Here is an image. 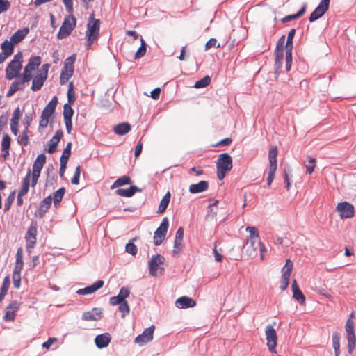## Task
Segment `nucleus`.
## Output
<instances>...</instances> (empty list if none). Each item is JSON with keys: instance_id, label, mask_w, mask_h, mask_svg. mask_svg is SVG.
<instances>
[{"instance_id": "e433bc0d", "label": "nucleus", "mask_w": 356, "mask_h": 356, "mask_svg": "<svg viewBox=\"0 0 356 356\" xmlns=\"http://www.w3.org/2000/svg\"><path fill=\"white\" fill-rule=\"evenodd\" d=\"M1 49L3 53L6 54L8 56H10L13 53V43L10 40H5L1 44Z\"/></svg>"}, {"instance_id": "c03bdc74", "label": "nucleus", "mask_w": 356, "mask_h": 356, "mask_svg": "<svg viewBox=\"0 0 356 356\" xmlns=\"http://www.w3.org/2000/svg\"><path fill=\"white\" fill-rule=\"evenodd\" d=\"M73 72L74 71L63 69L60 76V84L64 85L72 76Z\"/></svg>"}, {"instance_id": "9b49d317", "label": "nucleus", "mask_w": 356, "mask_h": 356, "mask_svg": "<svg viewBox=\"0 0 356 356\" xmlns=\"http://www.w3.org/2000/svg\"><path fill=\"white\" fill-rule=\"evenodd\" d=\"M265 335L267 341V346L270 353H276L277 337L273 326L268 325L265 329Z\"/></svg>"}, {"instance_id": "cd10ccee", "label": "nucleus", "mask_w": 356, "mask_h": 356, "mask_svg": "<svg viewBox=\"0 0 356 356\" xmlns=\"http://www.w3.org/2000/svg\"><path fill=\"white\" fill-rule=\"evenodd\" d=\"M23 257L22 250L21 248L17 250L16 254V262L13 270V275H21V271L23 268Z\"/></svg>"}, {"instance_id": "f257e3e1", "label": "nucleus", "mask_w": 356, "mask_h": 356, "mask_svg": "<svg viewBox=\"0 0 356 356\" xmlns=\"http://www.w3.org/2000/svg\"><path fill=\"white\" fill-rule=\"evenodd\" d=\"M217 175L220 180H222L227 172L232 168V159L227 153H223L219 155L217 161Z\"/></svg>"}, {"instance_id": "69168bd1", "label": "nucleus", "mask_w": 356, "mask_h": 356, "mask_svg": "<svg viewBox=\"0 0 356 356\" xmlns=\"http://www.w3.org/2000/svg\"><path fill=\"white\" fill-rule=\"evenodd\" d=\"M246 245H247V248H246L245 251H246L247 254L250 257L256 255L257 246H255V245L252 246L250 243L248 244V242L246 243Z\"/></svg>"}, {"instance_id": "58836bf2", "label": "nucleus", "mask_w": 356, "mask_h": 356, "mask_svg": "<svg viewBox=\"0 0 356 356\" xmlns=\"http://www.w3.org/2000/svg\"><path fill=\"white\" fill-rule=\"evenodd\" d=\"M296 33V29H292L289 31L286 43L285 45L286 52H292L293 49V39Z\"/></svg>"}, {"instance_id": "ddd939ff", "label": "nucleus", "mask_w": 356, "mask_h": 356, "mask_svg": "<svg viewBox=\"0 0 356 356\" xmlns=\"http://www.w3.org/2000/svg\"><path fill=\"white\" fill-rule=\"evenodd\" d=\"M337 211L341 218H350L354 216V207L348 202H342L337 204Z\"/></svg>"}, {"instance_id": "f704fd0d", "label": "nucleus", "mask_w": 356, "mask_h": 356, "mask_svg": "<svg viewBox=\"0 0 356 356\" xmlns=\"http://www.w3.org/2000/svg\"><path fill=\"white\" fill-rule=\"evenodd\" d=\"M170 200V193L168 192L162 198L157 210V213H163L167 209Z\"/></svg>"}, {"instance_id": "473e14b6", "label": "nucleus", "mask_w": 356, "mask_h": 356, "mask_svg": "<svg viewBox=\"0 0 356 356\" xmlns=\"http://www.w3.org/2000/svg\"><path fill=\"white\" fill-rule=\"evenodd\" d=\"M245 230L250 233V237L248 239V244L250 243L252 246L256 244V240L259 238V233L255 227H247Z\"/></svg>"}, {"instance_id": "6e6552de", "label": "nucleus", "mask_w": 356, "mask_h": 356, "mask_svg": "<svg viewBox=\"0 0 356 356\" xmlns=\"http://www.w3.org/2000/svg\"><path fill=\"white\" fill-rule=\"evenodd\" d=\"M277 147L275 146L272 147L270 149L268 153V159L270 163L268 175L267 177V184L268 186L271 184L275 177V174L277 170Z\"/></svg>"}, {"instance_id": "b1692460", "label": "nucleus", "mask_w": 356, "mask_h": 356, "mask_svg": "<svg viewBox=\"0 0 356 356\" xmlns=\"http://www.w3.org/2000/svg\"><path fill=\"white\" fill-rule=\"evenodd\" d=\"M63 136V131L61 130H58L56 131V134L52 137V138L49 140V148H48V152L49 154L54 153L57 148L58 144L59 141L60 140V138Z\"/></svg>"}, {"instance_id": "49530a36", "label": "nucleus", "mask_w": 356, "mask_h": 356, "mask_svg": "<svg viewBox=\"0 0 356 356\" xmlns=\"http://www.w3.org/2000/svg\"><path fill=\"white\" fill-rule=\"evenodd\" d=\"M141 45L136 51L134 58L138 59L143 57L146 53V44L143 38H140Z\"/></svg>"}, {"instance_id": "bf43d9fd", "label": "nucleus", "mask_w": 356, "mask_h": 356, "mask_svg": "<svg viewBox=\"0 0 356 356\" xmlns=\"http://www.w3.org/2000/svg\"><path fill=\"white\" fill-rule=\"evenodd\" d=\"M183 242L179 241H174V246H173V250H172V254L175 255L179 254L183 248Z\"/></svg>"}, {"instance_id": "c9c22d12", "label": "nucleus", "mask_w": 356, "mask_h": 356, "mask_svg": "<svg viewBox=\"0 0 356 356\" xmlns=\"http://www.w3.org/2000/svg\"><path fill=\"white\" fill-rule=\"evenodd\" d=\"M41 63V58L39 56L31 57L24 68L34 71Z\"/></svg>"}, {"instance_id": "9d476101", "label": "nucleus", "mask_w": 356, "mask_h": 356, "mask_svg": "<svg viewBox=\"0 0 356 356\" xmlns=\"http://www.w3.org/2000/svg\"><path fill=\"white\" fill-rule=\"evenodd\" d=\"M37 227V223L35 222H32L25 235L26 249L29 254L31 252L36 243Z\"/></svg>"}, {"instance_id": "7ed1b4c3", "label": "nucleus", "mask_w": 356, "mask_h": 356, "mask_svg": "<svg viewBox=\"0 0 356 356\" xmlns=\"http://www.w3.org/2000/svg\"><path fill=\"white\" fill-rule=\"evenodd\" d=\"M99 20L95 19L93 15H92L89 17L87 24V31L86 34V37L87 38V48H89L97 38L99 31Z\"/></svg>"}, {"instance_id": "680f3d73", "label": "nucleus", "mask_w": 356, "mask_h": 356, "mask_svg": "<svg viewBox=\"0 0 356 356\" xmlns=\"http://www.w3.org/2000/svg\"><path fill=\"white\" fill-rule=\"evenodd\" d=\"M80 174H81V167L79 165H78L76 168L74 176H73V177L71 179V182H72V184H76H76H79Z\"/></svg>"}, {"instance_id": "393cba45", "label": "nucleus", "mask_w": 356, "mask_h": 356, "mask_svg": "<svg viewBox=\"0 0 356 356\" xmlns=\"http://www.w3.org/2000/svg\"><path fill=\"white\" fill-rule=\"evenodd\" d=\"M209 188V183L207 181H200L197 184H191L189 186V192L196 194L206 191Z\"/></svg>"}, {"instance_id": "423d86ee", "label": "nucleus", "mask_w": 356, "mask_h": 356, "mask_svg": "<svg viewBox=\"0 0 356 356\" xmlns=\"http://www.w3.org/2000/svg\"><path fill=\"white\" fill-rule=\"evenodd\" d=\"M46 156L40 154L38 156L33 165V172L31 174V186L35 187L38 183L40 172L45 164Z\"/></svg>"}, {"instance_id": "39448f33", "label": "nucleus", "mask_w": 356, "mask_h": 356, "mask_svg": "<svg viewBox=\"0 0 356 356\" xmlns=\"http://www.w3.org/2000/svg\"><path fill=\"white\" fill-rule=\"evenodd\" d=\"M354 313L352 312L345 325L346 339L348 341V352L351 354L355 349L356 338L354 331L353 318Z\"/></svg>"}, {"instance_id": "052dcab7", "label": "nucleus", "mask_w": 356, "mask_h": 356, "mask_svg": "<svg viewBox=\"0 0 356 356\" xmlns=\"http://www.w3.org/2000/svg\"><path fill=\"white\" fill-rule=\"evenodd\" d=\"M125 250L131 255L134 256L137 254V247L132 242H129L126 245Z\"/></svg>"}, {"instance_id": "a211bd4d", "label": "nucleus", "mask_w": 356, "mask_h": 356, "mask_svg": "<svg viewBox=\"0 0 356 356\" xmlns=\"http://www.w3.org/2000/svg\"><path fill=\"white\" fill-rule=\"evenodd\" d=\"M104 283L103 280H98L90 286L79 289L76 293L79 295L91 294L102 288Z\"/></svg>"}, {"instance_id": "79ce46f5", "label": "nucleus", "mask_w": 356, "mask_h": 356, "mask_svg": "<svg viewBox=\"0 0 356 356\" xmlns=\"http://www.w3.org/2000/svg\"><path fill=\"white\" fill-rule=\"evenodd\" d=\"M131 183V179L128 176H122L119 177L112 185L111 188L122 186Z\"/></svg>"}, {"instance_id": "864d4df0", "label": "nucleus", "mask_w": 356, "mask_h": 356, "mask_svg": "<svg viewBox=\"0 0 356 356\" xmlns=\"http://www.w3.org/2000/svg\"><path fill=\"white\" fill-rule=\"evenodd\" d=\"M11 139L8 134H4L1 141V150L10 149Z\"/></svg>"}, {"instance_id": "338daca9", "label": "nucleus", "mask_w": 356, "mask_h": 356, "mask_svg": "<svg viewBox=\"0 0 356 356\" xmlns=\"http://www.w3.org/2000/svg\"><path fill=\"white\" fill-rule=\"evenodd\" d=\"M130 294V291L128 288L122 287L119 293L118 296L122 300V301H126L125 298H127Z\"/></svg>"}, {"instance_id": "3c124183", "label": "nucleus", "mask_w": 356, "mask_h": 356, "mask_svg": "<svg viewBox=\"0 0 356 356\" xmlns=\"http://www.w3.org/2000/svg\"><path fill=\"white\" fill-rule=\"evenodd\" d=\"M284 57V49H275V65L280 67Z\"/></svg>"}, {"instance_id": "37998d69", "label": "nucleus", "mask_w": 356, "mask_h": 356, "mask_svg": "<svg viewBox=\"0 0 356 356\" xmlns=\"http://www.w3.org/2000/svg\"><path fill=\"white\" fill-rule=\"evenodd\" d=\"M28 131L29 129L26 128H24V129L22 131L21 134L17 138V143L19 144H21L23 146H26L29 144Z\"/></svg>"}, {"instance_id": "a18cd8bd", "label": "nucleus", "mask_w": 356, "mask_h": 356, "mask_svg": "<svg viewBox=\"0 0 356 356\" xmlns=\"http://www.w3.org/2000/svg\"><path fill=\"white\" fill-rule=\"evenodd\" d=\"M76 59V55L73 54L71 56L68 57L65 59L64 63V70H68L71 71H74V63Z\"/></svg>"}, {"instance_id": "5701e85b", "label": "nucleus", "mask_w": 356, "mask_h": 356, "mask_svg": "<svg viewBox=\"0 0 356 356\" xmlns=\"http://www.w3.org/2000/svg\"><path fill=\"white\" fill-rule=\"evenodd\" d=\"M58 103V99L55 96L52 98V99L49 102V104L45 106L42 113V116L49 118L52 114L54 113L56 110V107Z\"/></svg>"}, {"instance_id": "603ef678", "label": "nucleus", "mask_w": 356, "mask_h": 356, "mask_svg": "<svg viewBox=\"0 0 356 356\" xmlns=\"http://www.w3.org/2000/svg\"><path fill=\"white\" fill-rule=\"evenodd\" d=\"M15 191H13L7 197L5 205H4V211H7L10 209V207L15 200Z\"/></svg>"}, {"instance_id": "dca6fc26", "label": "nucleus", "mask_w": 356, "mask_h": 356, "mask_svg": "<svg viewBox=\"0 0 356 356\" xmlns=\"http://www.w3.org/2000/svg\"><path fill=\"white\" fill-rule=\"evenodd\" d=\"M19 304L15 300L10 302L6 307L3 319L6 321H13L15 318L16 312L19 309Z\"/></svg>"}, {"instance_id": "13d9d810", "label": "nucleus", "mask_w": 356, "mask_h": 356, "mask_svg": "<svg viewBox=\"0 0 356 356\" xmlns=\"http://www.w3.org/2000/svg\"><path fill=\"white\" fill-rule=\"evenodd\" d=\"M21 116V111L19 108L17 107L13 112L12 118L10 119V123L19 124V120Z\"/></svg>"}, {"instance_id": "5fc2aeb1", "label": "nucleus", "mask_w": 356, "mask_h": 356, "mask_svg": "<svg viewBox=\"0 0 356 356\" xmlns=\"http://www.w3.org/2000/svg\"><path fill=\"white\" fill-rule=\"evenodd\" d=\"M67 98L69 103H73L75 100L74 85L72 82H70L68 86Z\"/></svg>"}, {"instance_id": "6ab92c4d", "label": "nucleus", "mask_w": 356, "mask_h": 356, "mask_svg": "<svg viewBox=\"0 0 356 356\" xmlns=\"http://www.w3.org/2000/svg\"><path fill=\"white\" fill-rule=\"evenodd\" d=\"M195 305V301L193 298L187 296L180 297L175 302L176 307L179 309L193 307Z\"/></svg>"}, {"instance_id": "aec40b11", "label": "nucleus", "mask_w": 356, "mask_h": 356, "mask_svg": "<svg viewBox=\"0 0 356 356\" xmlns=\"http://www.w3.org/2000/svg\"><path fill=\"white\" fill-rule=\"evenodd\" d=\"M111 340V335L108 333H104L97 335L95 339V343L97 348H104L108 346Z\"/></svg>"}, {"instance_id": "0e129e2a", "label": "nucleus", "mask_w": 356, "mask_h": 356, "mask_svg": "<svg viewBox=\"0 0 356 356\" xmlns=\"http://www.w3.org/2000/svg\"><path fill=\"white\" fill-rule=\"evenodd\" d=\"M10 275H8L3 281V283L1 286L0 291L7 293L10 286Z\"/></svg>"}, {"instance_id": "4be33fe9", "label": "nucleus", "mask_w": 356, "mask_h": 356, "mask_svg": "<svg viewBox=\"0 0 356 356\" xmlns=\"http://www.w3.org/2000/svg\"><path fill=\"white\" fill-rule=\"evenodd\" d=\"M292 292H293V298L297 300L299 303L303 305L305 303V297L303 293L301 291L300 288L297 284V282L296 280H293L292 282Z\"/></svg>"}, {"instance_id": "774afa93", "label": "nucleus", "mask_w": 356, "mask_h": 356, "mask_svg": "<svg viewBox=\"0 0 356 356\" xmlns=\"http://www.w3.org/2000/svg\"><path fill=\"white\" fill-rule=\"evenodd\" d=\"M10 3L8 0H0V14L9 9Z\"/></svg>"}, {"instance_id": "72a5a7b5", "label": "nucleus", "mask_w": 356, "mask_h": 356, "mask_svg": "<svg viewBox=\"0 0 356 356\" xmlns=\"http://www.w3.org/2000/svg\"><path fill=\"white\" fill-rule=\"evenodd\" d=\"M306 9H307V4L304 3L302 5V8H300V10L297 13H296L294 15H289L285 16L284 17H283L282 19V22L286 23V22H290L291 20L298 19V17H301L305 13Z\"/></svg>"}, {"instance_id": "4d7b16f0", "label": "nucleus", "mask_w": 356, "mask_h": 356, "mask_svg": "<svg viewBox=\"0 0 356 356\" xmlns=\"http://www.w3.org/2000/svg\"><path fill=\"white\" fill-rule=\"evenodd\" d=\"M307 159L309 164L306 165L307 172L308 174H312L315 168V159L310 156H307Z\"/></svg>"}, {"instance_id": "2f4dec72", "label": "nucleus", "mask_w": 356, "mask_h": 356, "mask_svg": "<svg viewBox=\"0 0 356 356\" xmlns=\"http://www.w3.org/2000/svg\"><path fill=\"white\" fill-rule=\"evenodd\" d=\"M131 130V125L127 122L120 123L113 127V131L118 136L126 134Z\"/></svg>"}, {"instance_id": "c756f323", "label": "nucleus", "mask_w": 356, "mask_h": 356, "mask_svg": "<svg viewBox=\"0 0 356 356\" xmlns=\"http://www.w3.org/2000/svg\"><path fill=\"white\" fill-rule=\"evenodd\" d=\"M28 33V28L19 29L10 37V41L14 44H17L21 42Z\"/></svg>"}, {"instance_id": "e2e57ef3", "label": "nucleus", "mask_w": 356, "mask_h": 356, "mask_svg": "<svg viewBox=\"0 0 356 356\" xmlns=\"http://www.w3.org/2000/svg\"><path fill=\"white\" fill-rule=\"evenodd\" d=\"M32 72L33 71H31V70H28L27 68H24V72H23V77L22 79V81L24 83L26 82L30 81L32 79V78H33Z\"/></svg>"}, {"instance_id": "f03ea898", "label": "nucleus", "mask_w": 356, "mask_h": 356, "mask_svg": "<svg viewBox=\"0 0 356 356\" xmlns=\"http://www.w3.org/2000/svg\"><path fill=\"white\" fill-rule=\"evenodd\" d=\"M23 56L21 52L17 53L6 69V78L11 80L17 77L22 67Z\"/></svg>"}, {"instance_id": "412c9836", "label": "nucleus", "mask_w": 356, "mask_h": 356, "mask_svg": "<svg viewBox=\"0 0 356 356\" xmlns=\"http://www.w3.org/2000/svg\"><path fill=\"white\" fill-rule=\"evenodd\" d=\"M52 202V197L49 195L44 198L40 203V208L35 211V215L40 218L44 216V213L47 211Z\"/></svg>"}, {"instance_id": "1a4fd4ad", "label": "nucleus", "mask_w": 356, "mask_h": 356, "mask_svg": "<svg viewBox=\"0 0 356 356\" xmlns=\"http://www.w3.org/2000/svg\"><path fill=\"white\" fill-rule=\"evenodd\" d=\"M76 26V19L73 15L67 17L63 22L57 34L58 39H63L69 35Z\"/></svg>"}, {"instance_id": "0eeeda50", "label": "nucleus", "mask_w": 356, "mask_h": 356, "mask_svg": "<svg viewBox=\"0 0 356 356\" xmlns=\"http://www.w3.org/2000/svg\"><path fill=\"white\" fill-rule=\"evenodd\" d=\"M49 64H44L37 75L32 81L31 90L33 91L39 90L43 86L45 80L47 78L48 71L49 69Z\"/></svg>"}, {"instance_id": "6e6d98bb", "label": "nucleus", "mask_w": 356, "mask_h": 356, "mask_svg": "<svg viewBox=\"0 0 356 356\" xmlns=\"http://www.w3.org/2000/svg\"><path fill=\"white\" fill-rule=\"evenodd\" d=\"M217 214V209L213 208V205H209L207 215L206 219L207 220H213Z\"/></svg>"}, {"instance_id": "09e8293b", "label": "nucleus", "mask_w": 356, "mask_h": 356, "mask_svg": "<svg viewBox=\"0 0 356 356\" xmlns=\"http://www.w3.org/2000/svg\"><path fill=\"white\" fill-rule=\"evenodd\" d=\"M118 309L122 313V317L124 318L125 316L127 315L130 312L127 301H123L121 304H120Z\"/></svg>"}, {"instance_id": "20e7f679", "label": "nucleus", "mask_w": 356, "mask_h": 356, "mask_svg": "<svg viewBox=\"0 0 356 356\" xmlns=\"http://www.w3.org/2000/svg\"><path fill=\"white\" fill-rule=\"evenodd\" d=\"M165 261V257L159 254L153 255L148 262L149 274L154 277L161 275L164 270L163 265Z\"/></svg>"}, {"instance_id": "bb28decb", "label": "nucleus", "mask_w": 356, "mask_h": 356, "mask_svg": "<svg viewBox=\"0 0 356 356\" xmlns=\"http://www.w3.org/2000/svg\"><path fill=\"white\" fill-rule=\"evenodd\" d=\"M136 192H141V189L136 186H131L129 188H119L116 191V194L122 197H130Z\"/></svg>"}, {"instance_id": "c85d7f7f", "label": "nucleus", "mask_w": 356, "mask_h": 356, "mask_svg": "<svg viewBox=\"0 0 356 356\" xmlns=\"http://www.w3.org/2000/svg\"><path fill=\"white\" fill-rule=\"evenodd\" d=\"M24 88V83L22 80H15L11 83L10 89L8 91L6 96L8 97H10L17 91L22 90Z\"/></svg>"}, {"instance_id": "4c0bfd02", "label": "nucleus", "mask_w": 356, "mask_h": 356, "mask_svg": "<svg viewBox=\"0 0 356 356\" xmlns=\"http://www.w3.org/2000/svg\"><path fill=\"white\" fill-rule=\"evenodd\" d=\"M332 343L335 356H339L340 354V336L337 332L332 334Z\"/></svg>"}, {"instance_id": "de8ad7c7", "label": "nucleus", "mask_w": 356, "mask_h": 356, "mask_svg": "<svg viewBox=\"0 0 356 356\" xmlns=\"http://www.w3.org/2000/svg\"><path fill=\"white\" fill-rule=\"evenodd\" d=\"M211 82V78L209 76H205L204 78L195 82L194 87L195 88H202L207 86Z\"/></svg>"}, {"instance_id": "7c9ffc66", "label": "nucleus", "mask_w": 356, "mask_h": 356, "mask_svg": "<svg viewBox=\"0 0 356 356\" xmlns=\"http://www.w3.org/2000/svg\"><path fill=\"white\" fill-rule=\"evenodd\" d=\"M31 179V170H29L26 175L22 180V188H21L20 191H19V195H25L28 193L29 189Z\"/></svg>"}, {"instance_id": "f8f14e48", "label": "nucleus", "mask_w": 356, "mask_h": 356, "mask_svg": "<svg viewBox=\"0 0 356 356\" xmlns=\"http://www.w3.org/2000/svg\"><path fill=\"white\" fill-rule=\"evenodd\" d=\"M169 226V222L167 217L163 218L160 226L156 229L154 234V243L155 245H161L167 234Z\"/></svg>"}, {"instance_id": "a19ab883", "label": "nucleus", "mask_w": 356, "mask_h": 356, "mask_svg": "<svg viewBox=\"0 0 356 356\" xmlns=\"http://www.w3.org/2000/svg\"><path fill=\"white\" fill-rule=\"evenodd\" d=\"M293 269V262L290 259L286 261L285 265L282 268V277H290Z\"/></svg>"}, {"instance_id": "8fccbe9b", "label": "nucleus", "mask_w": 356, "mask_h": 356, "mask_svg": "<svg viewBox=\"0 0 356 356\" xmlns=\"http://www.w3.org/2000/svg\"><path fill=\"white\" fill-rule=\"evenodd\" d=\"M71 148H72V143L69 142L67 144L66 147H65V149L63 150V154H62L60 160L65 161L67 162L68 159H69V157L70 156Z\"/></svg>"}, {"instance_id": "ea45409f", "label": "nucleus", "mask_w": 356, "mask_h": 356, "mask_svg": "<svg viewBox=\"0 0 356 356\" xmlns=\"http://www.w3.org/2000/svg\"><path fill=\"white\" fill-rule=\"evenodd\" d=\"M65 193V188H60L54 193L53 200H54V205L55 206V207H58V205L62 200Z\"/></svg>"}, {"instance_id": "a878e982", "label": "nucleus", "mask_w": 356, "mask_h": 356, "mask_svg": "<svg viewBox=\"0 0 356 356\" xmlns=\"http://www.w3.org/2000/svg\"><path fill=\"white\" fill-rule=\"evenodd\" d=\"M102 311L99 308H94L92 311L83 314L82 319L84 321H98L100 319Z\"/></svg>"}, {"instance_id": "f3484780", "label": "nucleus", "mask_w": 356, "mask_h": 356, "mask_svg": "<svg viewBox=\"0 0 356 356\" xmlns=\"http://www.w3.org/2000/svg\"><path fill=\"white\" fill-rule=\"evenodd\" d=\"M73 114L74 111L72 108V107L67 104H65L63 111V118L67 134H70L72 129V118L73 116Z\"/></svg>"}, {"instance_id": "2eb2a0df", "label": "nucleus", "mask_w": 356, "mask_h": 356, "mask_svg": "<svg viewBox=\"0 0 356 356\" xmlns=\"http://www.w3.org/2000/svg\"><path fill=\"white\" fill-rule=\"evenodd\" d=\"M154 331V326L152 325L148 328L145 329L141 334H139L135 338V343L142 346L145 343L151 341L153 339V334Z\"/></svg>"}, {"instance_id": "4468645a", "label": "nucleus", "mask_w": 356, "mask_h": 356, "mask_svg": "<svg viewBox=\"0 0 356 356\" xmlns=\"http://www.w3.org/2000/svg\"><path fill=\"white\" fill-rule=\"evenodd\" d=\"M330 0H321L320 3L316 8V9L312 13L309 20L310 22H313L321 17L327 10L329 7Z\"/></svg>"}]
</instances>
